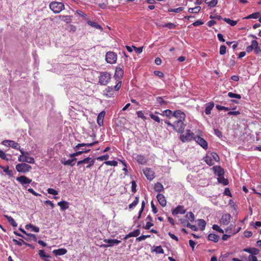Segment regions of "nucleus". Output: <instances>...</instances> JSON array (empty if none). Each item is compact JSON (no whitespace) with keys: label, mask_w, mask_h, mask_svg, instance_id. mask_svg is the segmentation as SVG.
<instances>
[{"label":"nucleus","mask_w":261,"mask_h":261,"mask_svg":"<svg viewBox=\"0 0 261 261\" xmlns=\"http://www.w3.org/2000/svg\"><path fill=\"white\" fill-rule=\"evenodd\" d=\"M103 242L106 244H102L101 245V247L103 248H108L110 247H112L114 245H118L121 241L120 240H117V239H105L103 240Z\"/></svg>","instance_id":"nucleus-7"},{"label":"nucleus","mask_w":261,"mask_h":261,"mask_svg":"<svg viewBox=\"0 0 261 261\" xmlns=\"http://www.w3.org/2000/svg\"><path fill=\"white\" fill-rule=\"evenodd\" d=\"M219 183L222 184L224 186H226L228 184V180L224 177V175L219 177L217 178Z\"/></svg>","instance_id":"nucleus-40"},{"label":"nucleus","mask_w":261,"mask_h":261,"mask_svg":"<svg viewBox=\"0 0 261 261\" xmlns=\"http://www.w3.org/2000/svg\"><path fill=\"white\" fill-rule=\"evenodd\" d=\"M0 168L3 169V171L6 173L8 175L10 176H12L13 175V171L9 169V167H3L0 165Z\"/></svg>","instance_id":"nucleus-39"},{"label":"nucleus","mask_w":261,"mask_h":261,"mask_svg":"<svg viewBox=\"0 0 261 261\" xmlns=\"http://www.w3.org/2000/svg\"><path fill=\"white\" fill-rule=\"evenodd\" d=\"M212 228L214 230H215L218 232H219L220 233H224V230L222 228H221L220 227V226H218V225H216V224L213 225L212 226Z\"/></svg>","instance_id":"nucleus-56"},{"label":"nucleus","mask_w":261,"mask_h":261,"mask_svg":"<svg viewBox=\"0 0 261 261\" xmlns=\"http://www.w3.org/2000/svg\"><path fill=\"white\" fill-rule=\"evenodd\" d=\"M25 228L28 230L31 229L32 231L38 232L39 231V228L31 224H29L25 225Z\"/></svg>","instance_id":"nucleus-33"},{"label":"nucleus","mask_w":261,"mask_h":261,"mask_svg":"<svg viewBox=\"0 0 261 261\" xmlns=\"http://www.w3.org/2000/svg\"><path fill=\"white\" fill-rule=\"evenodd\" d=\"M16 170L18 172L26 173L30 171L32 167L30 165L25 163L18 164L15 166Z\"/></svg>","instance_id":"nucleus-6"},{"label":"nucleus","mask_w":261,"mask_h":261,"mask_svg":"<svg viewBox=\"0 0 261 261\" xmlns=\"http://www.w3.org/2000/svg\"><path fill=\"white\" fill-rule=\"evenodd\" d=\"M4 217L7 220L8 222L13 226L16 227L17 226V223L14 219L11 216L8 215H4Z\"/></svg>","instance_id":"nucleus-32"},{"label":"nucleus","mask_w":261,"mask_h":261,"mask_svg":"<svg viewBox=\"0 0 261 261\" xmlns=\"http://www.w3.org/2000/svg\"><path fill=\"white\" fill-rule=\"evenodd\" d=\"M182 10H183L182 7H178L177 8H175V9H170L168 10V11L171 12L179 13Z\"/></svg>","instance_id":"nucleus-62"},{"label":"nucleus","mask_w":261,"mask_h":261,"mask_svg":"<svg viewBox=\"0 0 261 261\" xmlns=\"http://www.w3.org/2000/svg\"><path fill=\"white\" fill-rule=\"evenodd\" d=\"M58 205L60 206L61 211H65L69 208V203L66 201H61L58 203Z\"/></svg>","instance_id":"nucleus-27"},{"label":"nucleus","mask_w":261,"mask_h":261,"mask_svg":"<svg viewBox=\"0 0 261 261\" xmlns=\"http://www.w3.org/2000/svg\"><path fill=\"white\" fill-rule=\"evenodd\" d=\"M0 158L6 161H9L8 158L7 157L6 154L2 150L0 149Z\"/></svg>","instance_id":"nucleus-61"},{"label":"nucleus","mask_w":261,"mask_h":261,"mask_svg":"<svg viewBox=\"0 0 261 261\" xmlns=\"http://www.w3.org/2000/svg\"><path fill=\"white\" fill-rule=\"evenodd\" d=\"M117 60V54L113 51H108L106 54V61L110 64H115Z\"/></svg>","instance_id":"nucleus-5"},{"label":"nucleus","mask_w":261,"mask_h":261,"mask_svg":"<svg viewBox=\"0 0 261 261\" xmlns=\"http://www.w3.org/2000/svg\"><path fill=\"white\" fill-rule=\"evenodd\" d=\"M173 116L177 118V120H185L186 115L180 110H176L173 113Z\"/></svg>","instance_id":"nucleus-16"},{"label":"nucleus","mask_w":261,"mask_h":261,"mask_svg":"<svg viewBox=\"0 0 261 261\" xmlns=\"http://www.w3.org/2000/svg\"><path fill=\"white\" fill-rule=\"evenodd\" d=\"M226 47L224 45L220 46V50H219L220 54L221 55H223L226 54Z\"/></svg>","instance_id":"nucleus-59"},{"label":"nucleus","mask_w":261,"mask_h":261,"mask_svg":"<svg viewBox=\"0 0 261 261\" xmlns=\"http://www.w3.org/2000/svg\"><path fill=\"white\" fill-rule=\"evenodd\" d=\"M198 225L200 227L201 230L203 231L204 230L206 226V222L203 219L198 220Z\"/></svg>","instance_id":"nucleus-38"},{"label":"nucleus","mask_w":261,"mask_h":261,"mask_svg":"<svg viewBox=\"0 0 261 261\" xmlns=\"http://www.w3.org/2000/svg\"><path fill=\"white\" fill-rule=\"evenodd\" d=\"M38 254L40 256V257L44 259L45 261H50L48 258L51 257V256L49 255L46 254L44 250H39L38 251Z\"/></svg>","instance_id":"nucleus-30"},{"label":"nucleus","mask_w":261,"mask_h":261,"mask_svg":"<svg viewBox=\"0 0 261 261\" xmlns=\"http://www.w3.org/2000/svg\"><path fill=\"white\" fill-rule=\"evenodd\" d=\"M133 158L141 165H145L147 161L146 158L142 154H134Z\"/></svg>","instance_id":"nucleus-12"},{"label":"nucleus","mask_w":261,"mask_h":261,"mask_svg":"<svg viewBox=\"0 0 261 261\" xmlns=\"http://www.w3.org/2000/svg\"><path fill=\"white\" fill-rule=\"evenodd\" d=\"M140 233V231L139 229H137L134 230L132 232H130L128 234H127L124 238V240H126L130 237H137Z\"/></svg>","instance_id":"nucleus-25"},{"label":"nucleus","mask_w":261,"mask_h":261,"mask_svg":"<svg viewBox=\"0 0 261 261\" xmlns=\"http://www.w3.org/2000/svg\"><path fill=\"white\" fill-rule=\"evenodd\" d=\"M186 210L182 205H178L175 208L172 210V214L173 215L178 214H184L186 213Z\"/></svg>","instance_id":"nucleus-17"},{"label":"nucleus","mask_w":261,"mask_h":261,"mask_svg":"<svg viewBox=\"0 0 261 261\" xmlns=\"http://www.w3.org/2000/svg\"><path fill=\"white\" fill-rule=\"evenodd\" d=\"M219 236L215 233H210L208 235L207 239L209 241L217 243L219 241Z\"/></svg>","instance_id":"nucleus-29"},{"label":"nucleus","mask_w":261,"mask_h":261,"mask_svg":"<svg viewBox=\"0 0 261 261\" xmlns=\"http://www.w3.org/2000/svg\"><path fill=\"white\" fill-rule=\"evenodd\" d=\"M214 103L213 101L209 102L205 104V113L206 115H210L211 113V111L214 107Z\"/></svg>","instance_id":"nucleus-24"},{"label":"nucleus","mask_w":261,"mask_h":261,"mask_svg":"<svg viewBox=\"0 0 261 261\" xmlns=\"http://www.w3.org/2000/svg\"><path fill=\"white\" fill-rule=\"evenodd\" d=\"M200 9H201L200 7L197 6V7H195L194 8H189L188 11L190 13H198L200 11Z\"/></svg>","instance_id":"nucleus-48"},{"label":"nucleus","mask_w":261,"mask_h":261,"mask_svg":"<svg viewBox=\"0 0 261 261\" xmlns=\"http://www.w3.org/2000/svg\"><path fill=\"white\" fill-rule=\"evenodd\" d=\"M106 114L105 111H102L100 112L97 117V123L99 126H101L103 125V119Z\"/></svg>","instance_id":"nucleus-19"},{"label":"nucleus","mask_w":261,"mask_h":261,"mask_svg":"<svg viewBox=\"0 0 261 261\" xmlns=\"http://www.w3.org/2000/svg\"><path fill=\"white\" fill-rule=\"evenodd\" d=\"M139 197L136 196L134 201L132 203L129 204V208L130 209L134 208L139 203Z\"/></svg>","instance_id":"nucleus-43"},{"label":"nucleus","mask_w":261,"mask_h":261,"mask_svg":"<svg viewBox=\"0 0 261 261\" xmlns=\"http://www.w3.org/2000/svg\"><path fill=\"white\" fill-rule=\"evenodd\" d=\"M109 155H108V154H106L105 155H101V156H99L97 157L96 158V160H98V161H107V160L108 159H109Z\"/></svg>","instance_id":"nucleus-55"},{"label":"nucleus","mask_w":261,"mask_h":261,"mask_svg":"<svg viewBox=\"0 0 261 261\" xmlns=\"http://www.w3.org/2000/svg\"><path fill=\"white\" fill-rule=\"evenodd\" d=\"M194 140L196 143L201 146L203 149L206 150L208 148V144L207 142L200 136H197L194 137Z\"/></svg>","instance_id":"nucleus-9"},{"label":"nucleus","mask_w":261,"mask_h":261,"mask_svg":"<svg viewBox=\"0 0 261 261\" xmlns=\"http://www.w3.org/2000/svg\"><path fill=\"white\" fill-rule=\"evenodd\" d=\"M252 45L254 46V51L256 54H259L261 52V49L258 46V43L255 40H252Z\"/></svg>","instance_id":"nucleus-31"},{"label":"nucleus","mask_w":261,"mask_h":261,"mask_svg":"<svg viewBox=\"0 0 261 261\" xmlns=\"http://www.w3.org/2000/svg\"><path fill=\"white\" fill-rule=\"evenodd\" d=\"M173 112L171 110H166L165 111H163V115L168 117H170L171 116H173Z\"/></svg>","instance_id":"nucleus-54"},{"label":"nucleus","mask_w":261,"mask_h":261,"mask_svg":"<svg viewBox=\"0 0 261 261\" xmlns=\"http://www.w3.org/2000/svg\"><path fill=\"white\" fill-rule=\"evenodd\" d=\"M16 180L21 184L23 187H25L31 183L32 179L27 177L25 176L21 175L16 178Z\"/></svg>","instance_id":"nucleus-10"},{"label":"nucleus","mask_w":261,"mask_h":261,"mask_svg":"<svg viewBox=\"0 0 261 261\" xmlns=\"http://www.w3.org/2000/svg\"><path fill=\"white\" fill-rule=\"evenodd\" d=\"M156 198L159 203L162 206H165L166 205V200L165 199V196L162 194H158L156 196Z\"/></svg>","instance_id":"nucleus-26"},{"label":"nucleus","mask_w":261,"mask_h":261,"mask_svg":"<svg viewBox=\"0 0 261 261\" xmlns=\"http://www.w3.org/2000/svg\"><path fill=\"white\" fill-rule=\"evenodd\" d=\"M182 120H177L173 124V129L179 133H182L184 131L185 125Z\"/></svg>","instance_id":"nucleus-4"},{"label":"nucleus","mask_w":261,"mask_h":261,"mask_svg":"<svg viewBox=\"0 0 261 261\" xmlns=\"http://www.w3.org/2000/svg\"><path fill=\"white\" fill-rule=\"evenodd\" d=\"M88 24L89 25H90V26L93 27V28H95L97 29H99V30H102V28L100 25H99L97 23L95 22H94V21H88L87 22Z\"/></svg>","instance_id":"nucleus-41"},{"label":"nucleus","mask_w":261,"mask_h":261,"mask_svg":"<svg viewBox=\"0 0 261 261\" xmlns=\"http://www.w3.org/2000/svg\"><path fill=\"white\" fill-rule=\"evenodd\" d=\"M18 161L21 162H26L30 164H34L35 160L33 157L27 155H20L18 158Z\"/></svg>","instance_id":"nucleus-13"},{"label":"nucleus","mask_w":261,"mask_h":261,"mask_svg":"<svg viewBox=\"0 0 261 261\" xmlns=\"http://www.w3.org/2000/svg\"><path fill=\"white\" fill-rule=\"evenodd\" d=\"M205 3L208 7L213 8L215 7L218 4V0H205Z\"/></svg>","instance_id":"nucleus-35"},{"label":"nucleus","mask_w":261,"mask_h":261,"mask_svg":"<svg viewBox=\"0 0 261 261\" xmlns=\"http://www.w3.org/2000/svg\"><path fill=\"white\" fill-rule=\"evenodd\" d=\"M50 9L55 13H59L64 9V5L62 3L53 2L49 5Z\"/></svg>","instance_id":"nucleus-3"},{"label":"nucleus","mask_w":261,"mask_h":261,"mask_svg":"<svg viewBox=\"0 0 261 261\" xmlns=\"http://www.w3.org/2000/svg\"><path fill=\"white\" fill-rule=\"evenodd\" d=\"M259 13L258 12H255L246 16L245 18L247 19H256L259 17Z\"/></svg>","instance_id":"nucleus-46"},{"label":"nucleus","mask_w":261,"mask_h":261,"mask_svg":"<svg viewBox=\"0 0 261 261\" xmlns=\"http://www.w3.org/2000/svg\"><path fill=\"white\" fill-rule=\"evenodd\" d=\"M47 192L49 194H52L54 195H56L58 194V192L56 190L52 189V188H48L47 189Z\"/></svg>","instance_id":"nucleus-64"},{"label":"nucleus","mask_w":261,"mask_h":261,"mask_svg":"<svg viewBox=\"0 0 261 261\" xmlns=\"http://www.w3.org/2000/svg\"><path fill=\"white\" fill-rule=\"evenodd\" d=\"M228 96L230 98H236L238 99H240L241 98V96L240 94L233 93L232 92H228Z\"/></svg>","instance_id":"nucleus-50"},{"label":"nucleus","mask_w":261,"mask_h":261,"mask_svg":"<svg viewBox=\"0 0 261 261\" xmlns=\"http://www.w3.org/2000/svg\"><path fill=\"white\" fill-rule=\"evenodd\" d=\"M145 205V201H143L141 203V208L140 210L139 213H138V216L137 217V220L141 218L142 213L143 211H144Z\"/></svg>","instance_id":"nucleus-52"},{"label":"nucleus","mask_w":261,"mask_h":261,"mask_svg":"<svg viewBox=\"0 0 261 261\" xmlns=\"http://www.w3.org/2000/svg\"><path fill=\"white\" fill-rule=\"evenodd\" d=\"M216 108L218 110H224L225 111H227L229 110V108L225 107L224 106H222L221 105H217L216 106Z\"/></svg>","instance_id":"nucleus-63"},{"label":"nucleus","mask_w":261,"mask_h":261,"mask_svg":"<svg viewBox=\"0 0 261 261\" xmlns=\"http://www.w3.org/2000/svg\"><path fill=\"white\" fill-rule=\"evenodd\" d=\"M91 159V158L87 157L82 160H80L77 162V166H81L83 164H88Z\"/></svg>","instance_id":"nucleus-44"},{"label":"nucleus","mask_w":261,"mask_h":261,"mask_svg":"<svg viewBox=\"0 0 261 261\" xmlns=\"http://www.w3.org/2000/svg\"><path fill=\"white\" fill-rule=\"evenodd\" d=\"M243 250L245 252H248V253L251 254L250 255H253V256L257 255L259 252V250L258 249H257L256 248H254V247L245 248Z\"/></svg>","instance_id":"nucleus-23"},{"label":"nucleus","mask_w":261,"mask_h":261,"mask_svg":"<svg viewBox=\"0 0 261 261\" xmlns=\"http://www.w3.org/2000/svg\"><path fill=\"white\" fill-rule=\"evenodd\" d=\"M67 251L65 248H60L53 250V252L56 256L63 255L67 253Z\"/></svg>","instance_id":"nucleus-28"},{"label":"nucleus","mask_w":261,"mask_h":261,"mask_svg":"<svg viewBox=\"0 0 261 261\" xmlns=\"http://www.w3.org/2000/svg\"><path fill=\"white\" fill-rule=\"evenodd\" d=\"M124 74L123 70L120 67H117L115 69L114 77L117 81H121Z\"/></svg>","instance_id":"nucleus-15"},{"label":"nucleus","mask_w":261,"mask_h":261,"mask_svg":"<svg viewBox=\"0 0 261 261\" xmlns=\"http://www.w3.org/2000/svg\"><path fill=\"white\" fill-rule=\"evenodd\" d=\"M159 114L158 112H155L154 113H150L149 114L150 117L153 119L154 121L158 123H160L161 119L157 115V114Z\"/></svg>","instance_id":"nucleus-34"},{"label":"nucleus","mask_w":261,"mask_h":261,"mask_svg":"<svg viewBox=\"0 0 261 261\" xmlns=\"http://www.w3.org/2000/svg\"><path fill=\"white\" fill-rule=\"evenodd\" d=\"M186 218L187 219H188L189 220H190L191 222H193L195 220V216H194V214L191 212H188L186 215Z\"/></svg>","instance_id":"nucleus-45"},{"label":"nucleus","mask_w":261,"mask_h":261,"mask_svg":"<svg viewBox=\"0 0 261 261\" xmlns=\"http://www.w3.org/2000/svg\"><path fill=\"white\" fill-rule=\"evenodd\" d=\"M205 163L209 166H212L220 160L219 155L216 152L208 153L203 159Z\"/></svg>","instance_id":"nucleus-1"},{"label":"nucleus","mask_w":261,"mask_h":261,"mask_svg":"<svg viewBox=\"0 0 261 261\" xmlns=\"http://www.w3.org/2000/svg\"><path fill=\"white\" fill-rule=\"evenodd\" d=\"M231 218V216L229 214H223L221 219L220 222L223 225H227Z\"/></svg>","instance_id":"nucleus-20"},{"label":"nucleus","mask_w":261,"mask_h":261,"mask_svg":"<svg viewBox=\"0 0 261 261\" xmlns=\"http://www.w3.org/2000/svg\"><path fill=\"white\" fill-rule=\"evenodd\" d=\"M194 133H192L190 130H187L185 135H183L180 136V139L183 142L186 141H190L192 139H194Z\"/></svg>","instance_id":"nucleus-11"},{"label":"nucleus","mask_w":261,"mask_h":261,"mask_svg":"<svg viewBox=\"0 0 261 261\" xmlns=\"http://www.w3.org/2000/svg\"><path fill=\"white\" fill-rule=\"evenodd\" d=\"M98 143V141H95L94 142H92V143H79L78 144H77L74 147V150H77L78 149H80V148L82 147H92L94 145L96 144H97Z\"/></svg>","instance_id":"nucleus-21"},{"label":"nucleus","mask_w":261,"mask_h":261,"mask_svg":"<svg viewBox=\"0 0 261 261\" xmlns=\"http://www.w3.org/2000/svg\"><path fill=\"white\" fill-rule=\"evenodd\" d=\"M150 235L149 234H147V235H142L139 237H138L136 240L138 242H140V241H143V240H145L146 239L148 238H150Z\"/></svg>","instance_id":"nucleus-57"},{"label":"nucleus","mask_w":261,"mask_h":261,"mask_svg":"<svg viewBox=\"0 0 261 261\" xmlns=\"http://www.w3.org/2000/svg\"><path fill=\"white\" fill-rule=\"evenodd\" d=\"M26 235L29 237V238H25V237L24 238V239L25 240H26L27 241H29L31 240V239H32L34 241H37V238H36V236L35 234L27 233H26Z\"/></svg>","instance_id":"nucleus-49"},{"label":"nucleus","mask_w":261,"mask_h":261,"mask_svg":"<svg viewBox=\"0 0 261 261\" xmlns=\"http://www.w3.org/2000/svg\"><path fill=\"white\" fill-rule=\"evenodd\" d=\"M152 251L158 254H163L164 253V251L161 246H156Z\"/></svg>","instance_id":"nucleus-47"},{"label":"nucleus","mask_w":261,"mask_h":261,"mask_svg":"<svg viewBox=\"0 0 261 261\" xmlns=\"http://www.w3.org/2000/svg\"><path fill=\"white\" fill-rule=\"evenodd\" d=\"M154 190L156 192H160L164 191V187L160 182H157L154 185Z\"/></svg>","instance_id":"nucleus-37"},{"label":"nucleus","mask_w":261,"mask_h":261,"mask_svg":"<svg viewBox=\"0 0 261 261\" xmlns=\"http://www.w3.org/2000/svg\"><path fill=\"white\" fill-rule=\"evenodd\" d=\"M223 20L231 26H234L237 24V21L231 20L229 18H224Z\"/></svg>","instance_id":"nucleus-42"},{"label":"nucleus","mask_w":261,"mask_h":261,"mask_svg":"<svg viewBox=\"0 0 261 261\" xmlns=\"http://www.w3.org/2000/svg\"><path fill=\"white\" fill-rule=\"evenodd\" d=\"M98 78L99 83L101 85L106 86L110 81L111 79V74L107 71L101 72H100V75Z\"/></svg>","instance_id":"nucleus-2"},{"label":"nucleus","mask_w":261,"mask_h":261,"mask_svg":"<svg viewBox=\"0 0 261 261\" xmlns=\"http://www.w3.org/2000/svg\"><path fill=\"white\" fill-rule=\"evenodd\" d=\"M143 173L145 176L146 177V178L149 180H152L155 177L154 172L151 168H145L143 170Z\"/></svg>","instance_id":"nucleus-14"},{"label":"nucleus","mask_w":261,"mask_h":261,"mask_svg":"<svg viewBox=\"0 0 261 261\" xmlns=\"http://www.w3.org/2000/svg\"><path fill=\"white\" fill-rule=\"evenodd\" d=\"M163 27L168 28L170 29H174L175 28L176 25L173 23L169 22V23H165V24H164Z\"/></svg>","instance_id":"nucleus-58"},{"label":"nucleus","mask_w":261,"mask_h":261,"mask_svg":"<svg viewBox=\"0 0 261 261\" xmlns=\"http://www.w3.org/2000/svg\"><path fill=\"white\" fill-rule=\"evenodd\" d=\"M76 160V158H73L71 159H69L66 161H62V164H63L64 165H70L71 166H73L74 165V163H73L74 161Z\"/></svg>","instance_id":"nucleus-36"},{"label":"nucleus","mask_w":261,"mask_h":261,"mask_svg":"<svg viewBox=\"0 0 261 261\" xmlns=\"http://www.w3.org/2000/svg\"><path fill=\"white\" fill-rule=\"evenodd\" d=\"M90 150V149H83V150L81 151H76L74 153L75 154V156H76L82 154L83 153H84V152L87 153V152H89Z\"/></svg>","instance_id":"nucleus-60"},{"label":"nucleus","mask_w":261,"mask_h":261,"mask_svg":"<svg viewBox=\"0 0 261 261\" xmlns=\"http://www.w3.org/2000/svg\"><path fill=\"white\" fill-rule=\"evenodd\" d=\"M104 164L109 166H117L118 163L116 161L113 160L105 161Z\"/></svg>","instance_id":"nucleus-51"},{"label":"nucleus","mask_w":261,"mask_h":261,"mask_svg":"<svg viewBox=\"0 0 261 261\" xmlns=\"http://www.w3.org/2000/svg\"><path fill=\"white\" fill-rule=\"evenodd\" d=\"M156 101L160 106H163L167 103V102L163 99L162 97H158L156 98Z\"/></svg>","instance_id":"nucleus-53"},{"label":"nucleus","mask_w":261,"mask_h":261,"mask_svg":"<svg viewBox=\"0 0 261 261\" xmlns=\"http://www.w3.org/2000/svg\"><path fill=\"white\" fill-rule=\"evenodd\" d=\"M212 169H213V170L214 171L215 175L218 176V177L224 175V170L220 166H214L212 168Z\"/></svg>","instance_id":"nucleus-18"},{"label":"nucleus","mask_w":261,"mask_h":261,"mask_svg":"<svg viewBox=\"0 0 261 261\" xmlns=\"http://www.w3.org/2000/svg\"><path fill=\"white\" fill-rule=\"evenodd\" d=\"M103 94L107 97H111L114 95L113 87H108L103 91Z\"/></svg>","instance_id":"nucleus-22"},{"label":"nucleus","mask_w":261,"mask_h":261,"mask_svg":"<svg viewBox=\"0 0 261 261\" xmlns=\"http://www.w3.org/2000/svg\"><path fill=\"white\" fill-rule=\"evenodd\" d=\"M2 144L7 147H10L14 149L18 150L20 148L19 144L12 140H6L2 142Z\"/></svg>","instance_id":"nucleus-8"}]
</instances>
